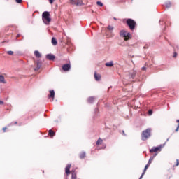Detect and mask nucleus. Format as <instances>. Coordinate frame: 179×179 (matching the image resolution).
Masks as SVG:
<instances>
[{"label": "nucleus", "instance_id": "obj_1", "mask_svg": "<svg viewBox=\"0 0 179 179\" xmlns=\"http://www.w3.org/2000/svg\"><path fill=\"white\" fill-rule=\"evenodd\" d=\"M120 36L124 38V41H128V40H131V38H132V35H131V33L126 30H122L120 31Z\"/></svg>", "mask_w": 179, "mask_h": 179}, {"label": "nucleus", "instance_id": "obj_2", "mask_svg": "<svg viewBox=\"0 0 179 179\" xmlns=\"http://www.w3.org/2000/svg\"><path fill=\"white\" fill-rule=\"evenodd\" d=\"M149 136H150V129H148L145 131H143V134H142L143 141H145V139H148Z\"/></svg>", "mask_w": 179, "mask_h": 179}, {"label": "nucleus", "instance_id": "obj_3", "mask_svg": "<svg viewBox=\"0 0 179 179\" xmlns=\"http://www.w3.org/2000/svg\"><path fill=\"white\" fill-rule=\"evenodd\" d=\"M127 23L129 26V27L132 30V29H134L135 27V21H134L133 20L129 19L127 21Z\"/></svg>", "mask_w": 179, "mask_h": 179}, {"label": "nucleus", "instance_id": "obj_4", "mask_svg": "<svg viewBox=\"0 0 179 179\" xmlns=\"http://www.w3.org/2000/svg\"><path fill=\"white\" fill-rule=\"evenodd\" d=\"M51 23V15H50V13L45 12V24H49Z\"/></svg>", "mask_w": 179, "mask_h": 179}, {"label": "nucleus", "instance_id": "obj_5", "mask_svg": "<svg viewBox=\"0 0 179 179\" xmlns=\"http://www.w3.org/2000/svg\"><path fill=\"white\" fill-rule=\"evenodd\" d=\"M70 3L71 5H83V1L82 0H70Z\"/></svg>", "mask_w": 179, "mask_h": 179}, {"label": "nucleus", "instance_id": "obj_6", "mask_svg": "<svg viewBox=\"0 0 179 179\" xmlns=\"http://www.w3.org/2000/svg\"><path fill=\"white\" fill-rule=\"evenodd\" d=\"M42 63L39 60L36 62V67L34 68V71H38L41 68Z\"/></svg>", "mask_w": 179, "mask_h": 179}, {"label": "nucleus", "instance_id": "obj_7", "mask_svg": "<svg viewBox=\"0 0 179 179\" xmlns=\"http://www.w3.org/2000/svg\"><path fill=\"white\" fill-rule=\"evenodd\" d=\"M55 96V92H54V90H50L49 99H52V100H54Z\"/></svg>", "mask_w": 179, "mask_h": 179}, {"label": "nucleus", "instance_id": "obj_8", "mask_svg": "<svg viewBox=\"0 0 179 179\" xmlns=\"http://www.w3.org/2000/svg\"><path fill=\"white\" fill-rule=\"evenodd\" d=\"M62 69L64 71H69V69H71V64H64V65H63Z\"/></svg>", "mask_w": 179, "mask_h": 179}, {"label": "nucleus", "instance_id": "obj_9", "mask_svg": "<svg viewBox=\"0 0 179 179\" xmlns=\"http://www.w3.org/2000/svg\"><path fill=\"white\" fill-rule=\"evenodd\" d=\"M0 83H6V80H5V77L3 75H0Z\"/></svg>", "mask_w": 179, "mask_h": 179}, {"label": "nucleus", "instance_id": "obj_10", "mask_svg": "<svg viewBox=\"0 0 179 179\" xmlns=\"http://www.w3.org/2000/svg\"><path fill=\"white\" fill-rule=\"evenodd\" d=\"M70 169H71V164L67 165L65 169V171L66 174H71V171H69Z\"/></svg>", "mask_w": 179, "mask_h": 179}, {"label": "nucleus", "instance_id": "obj_11", "mask_svg": "<svg viewBox=\"0 0 179 179\" xmlns=\"http://www.w3.org/2000/svg\"><path fill=\"white\" fill-rule=\"evenodd\" d=\"M46 57L48 58V59H50V61H54L55 59V56L51 55H47Z\"/></svg>", "mask_w": 179, "mask_h": 179}, {"label": "nucleus", "instance_id": "obj_12", "mask_svg": "<svg viewBox=\"0 0 179 179\" xmlns=\"http://www.w3.org/2000/svg\"><path fill=\"white\" fill-rule=\"evenodd\" d=\"M35 57L36 58H41V55L40 54V52L36 50L34 52Z\"/></svg>", "mask_w": 179, "mask_h": 179}, {"label": "nucleus", "instance_id": "obj_13", "mask_svg": "<svg viewBox=\"0 0 179 179\" xmlns=\"http://www.w3.org/2000/svg\"><path fill=\"white\" fill-rule=\"evenodd\" d=\"M94 78H95L96 80H100V79H101V76L100 74H96L95 73Z\"/></svg>", "mask_w": 179, "mask_h": 179}, {"label": "nucleus", "instance_id": "obj_14", "mask_svg": "<svg viewBox=\"0 0 179 179\" xmlns=\"http://www.w3.org/2000/svg\"><path fill=\"white\" fill-rule=\"evenodd\" d=\"M106 66L111 67L114 66V63L113 62H110L105 64Z\"/></svg>", "mask_w": 179, "mask_h": 179}, {"label": "nucleus", "instance_id": "obj_15", "mask_svg": "<svg viewBox=\"0 0 179 179\" xmlns=\"http://www.w3.org/2000/svg\"><path fill=\"white\" fill-rule=\"evenodd\" d=\"M52 44H53V45H57V44H58V42L57 41V39H55V38H52Z\"/></svg>", "mask_w": 179, "mask_h": 179}, {"label": "nucleus", "instance_id": "obj_16", "mask_svg": "<svg viewBox=\"0 0 179 179\" xmlns=\"http://www.w3.org/2000/svg\"><path fill=\"white\" fill-rule=\"evenodd\" d=\"M42 20L43 23H45V12H43L42 14Z\"/></svg>", "mask_w": 179, "mask_h": 179}, {"label": "nucleus", "instance_id": "obj_17", "mask_svg": "<svg viewBox=\"0 0 179 179\" xmlns=\"http://www.w3.org/2000/svg\"><path fill=\"white\" fill-rule=\"evenodd\" d=\"M159 150V148H152L150 150V152H157Z\"/></svg>", "mask_w": 179, "mask_h": 179}, {"label": "nucleus", "instance_id": "obj_18", "mask_svg": "<svg viewBox=\"0 0 179 179\" xmlns=\"http://www.w3.org/2000/svg\"><path fill=\"white\" fill-rule=\"evenodd\" d=\"M149 166H150V160L149 161L148 164L145 166L144 169V173L145 171H146V170H148V167H149Z\"/></svg>", "mask_w": 179, "mask_h": 179}, {"label": "nucleus", "instance_id": "obj_19", "mask_svg": "<svg viewBox=\"0 0 179 179\" xmlns=\"http://www.w3.org/2000/svg\"><path fill=\"white\" fill-rule=\"evenodd\" d=\"M102 143H103V140L101 138H99L96 142V145H100Z\"/></svg>", "mask_w": 179, "mask_h": 179}, {"label": "nucleus", "instance_id": "obj_20", "mask_svg": "<svg viewBox=\"0 0 179 179\" xmlns=\"http://www.w3.org/2000/svg\"><path fill=\"white\" fill-rule=\"evenodd\" d=\"M108 30H109V31H113V30H114V27L113 26H108Z\"/></svg>", "mask_w": 179, "mask_h": 179}, {"label": "nucleus", "instance_id": "obj_21", "mask_svg": "<svg viewBox=\"0 0 179 179\" xmlns=\"http://www.w3.org/2000/svg\"><path fill=\"white\" fill-rule=\"evenodd\" d=\"M50 136H52L54 135V131L52 130H49Z\"/></svg>", "mask_w": 179, "mask_h": 179}, {"label": "nucleus", "instance_id": "obj_22", "mask_svg": "<svg viewBox=\"0 0 179 179\" xmlns=\"http://www.w3.org/2000/svg\"><path fill=\"white\" fill-rule=\"evenodd\" d=\"M7 54H8V55H13V51L9 50L7 52Z\"/></svg>", "mask_w": 179, "mask_h": 179}, {"label": "nucleus", "instance_id": "obj_23", "mask_svg": "<svg viewBox=\"0 0 179 179\" xmlns=\"http://www.w3.org/2000/svg\"><path fill=\"white\" fill-rule=\"evenodd\" d=\"M148 114H149V115H152L153 114V110H150L148 111Z\"/></svg>", "mask_w": 179, "mask_h": 179}, {"label": "nucleus", "instance_id": "obj_24", "mask_svg": "<svg viewBox=\"0 0 179 179\" xmlns=\"http://www.w3.org/2000/svg\"><path fill=\"white\" fill-rule=\"evenodd\" d=\"M55 0H49V2L51 5H52V3H54Z\"/></svg>", "mask_w": 179, "mask_h": 179}, {"label": "nucleus", "instance_id": "obj_25", "mask_svg": "<svg viewBox=\"0 0 179 179\" xmlns=\"http://www.w3.org/2000/svg\"><path fill=\"white\" fill-rule=\"evenodd\" d=\"M97 5H99V6H103V3H101V2L100 1L97 2Z\"/></svg>", "mask_w": 179, "mask_h": 179}, {"label": "nucleus", "instance_id": "obj_26", "mask_svg": "<svg viewBox=\"0 0 179 179\" xmlns=\"http://www.w3.org/2000/svg\"><path fill=\"white\" fill-rule=\"evenodd\" d=\"M17 3H22V0H15Z\"/></svg>", "mask_w": 179, "mask_h": 179}, {"label": "nucleus", "instance_id": "obj_27", "mask_svg": "<svg viewBox=\"0 0 179 179\" xmlns=\"http://www.w3.org/2000/svg\"><path fill=\"white\" fill-rule=\"evenodd\" d=\"M173 57H174V58H176L177 57V52L173 53Z\"/></svg>", "mask_w": 179, "mask_h": 179}, {"label": "nucleus", "instance_id": "obj_28", "mask_svg": "<svg viewBox=\"0 0 179 179\" xmlns=\"http://www.w3.org/2000/svg\"><path fill=\"white\" fill-rule=\"evenodd\" d=\"M3 132H6V127H3Z\"/></svg>", "mask_w": 179, "mask_h": 179}, {"label": "nucleus", "instance_id": "obj_29", "mask_svg": "<svg viewBox=\"0 0 179 179\" xmlns=\"http://www.w3.org/2000/svg\"><path fill=\"white\" fill-rule=\"evenodd\" d=\"M178 129H179V124H178V127H177L176 129V132L178 131Z\"/></svg>", "mask_w": 179, "mask_h": 179}, {"label": "nucleus", "instance_id": "obj_30", "mask_svg": "<svg viewBox=\"0 0 179 179\" xmlns=\"http://www.w3.org/2000/svg\"><path fill=\"white\" fill-rule=\"evenodd\" d=\"M76 176L73 175L72 179H76Z\"/></svg>", "mask_w": 179, "mask_h": 179}, {"label": "nucleus", "instance_id": "obj_31", "mask_svg": "<svg viewBox=\"0 0 179 179\" xmlns=\"http://www.w3.org/2000/svg\"><path fill=\"white\" fill-rule=\"evenodd\" d=\"M2 104H3V101H0V105H2Z\"/></svg>", "mask_w": 179, "mask_h": 179}, {"label": "nucleus", "instance_id": "obj_32", "mask_svg": "<svg viewBox=\"0 0 179 179\" xmlns=\"http://www.w3.org/2000/svg\"><path fill=\"white\" fill-rule=\"evenodd\" d=\"M80 157H85V154L81 155Z\"/></svg>", "mask_w": 179, "mask_h": 179}, {"label": "nucleus", "instance_id": "obj_33", "mask_svg": "<svg viewBox=\"0 0 179 179\" xmlns=\"http://www.w3.org/2000/svg\"><path fill=\"white\" fill-rule=\"evenodd\" d=\"M145 174V172L143 173V175L142 176H143Z\"/></svg>", "mask_w": 179, "mask_h": 179}, {"label": "nucleus", "instance_id": "obj_34", "mask_svg": "<svg viewBox=\"0 0 179 179\" xmlns=\"http://www.w3.org/2000/svg\"><path fill=\"white\" fill-rule=\"evenodd\" d=\"M178 122H179V120H177Z\"/></svg>", "mask_w": 179, "mask_h": 179}]
</instances>
